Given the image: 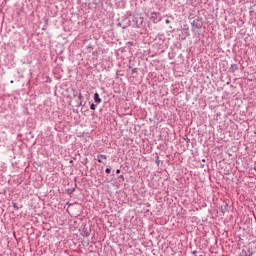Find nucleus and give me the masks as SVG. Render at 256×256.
Instances as JSON below:
<instances>
[{
	"mask_svg": "<svg viewBox=\"0 0 256 256\" xmlns=\"http://www.w3.org/2000/svg\"><path fill=\"white\" fill-rule=\"evenodd\" d=\"M98 163H105L107 161V155L100 154L97 156Z\"/></svg>",
	"mask_w": 256,
	"mask_h": 256,
	"instance_id": "f257e3e1",
	"label": "nucleus"
},
{
	"mask_svg": "<svg viewBox=\"0 0 256 256\" xmlns=\"http://www.w3.org/2000/svg\"><path fill=\"white\" fill-rule=\"evenodd\" d=\"M158 17H159V13L158 12H152L151 16H150V20L153 21V23H157Z\"/></svg>",
	"mask_w": 256,
	"mask_h": 256,
	"instance_id": "f03ea898",
	"label": "nucleus"
},
{
	"mask_svg": "<svg viewBox=\"0 0 256 256\" xmlns=\"http://www.w3.org/2000/svg\"><path fill=\"white\" fill-rule=\"evenodd\" d=\"M94 101L97 104L101 103V98L99 97V93L97 92L94 94Z\"/></svg>",
	"mask_w": 256,
	"mask_h": 256,
	"instance_id": "7ed1b4c3",
	"label": "nucleus"
},
{
	"mask_svg": "<svg viewBox=\"0 0 256 256\" xmlns=\"http://www.w3.org/2000/svg\"><path fill=\"white\" fill-rule=\"evenodd\" d=\"M231 68H232V71H237V64H233L232 66H231Z\"/></svg>",
	"mask_w": 256,
	"mask_h": 256,
	"instance_id": "20e7f679",
	"label": "nucleus"
},
{
	"mask_svg": "<svg viewBox=\"0 0 256 256\" xmlns=\"http://www.w3.org/2000/svg\"><path fill=\"white\" fill-rule=\"evenodd\" d=\"M96 107H97V106H96L95 104H91V105H90V109H92V111H95Z\"/></svg>",
	"mask_w": 256,
	"mask_h": 256,
	"instance_id": "39448f33",
	"label": "nucleus"
},
{
	"mask_svg": "<svg viewBox=\"0 0 256 256\" xmlns=\"http://www.w3.org/2000/svg\"><path fill=\"white\" fill-rule=\"evenodd\" d=\"M240 256H247V252L245 250H243L241 253H240Z\"/></svg>",
	"mask_w": 256,
	"mask_h": 256,
	"instance_id": "423d86ee",
	"label": "nucleus"
},
{
	"mask_svg": "<svg viewBox=\"0 0 256 256\" xmlns=\"http://www.w3.org/2000/svg\"><path fill=\"white\" fill-rule=\"evenodd\" d=\"M105 173H111V168H106Z\"/></svg>",
	"mask_w": 256,
	"mask_h": 256,
	"instance_id": "0eeeda50",
	"label": "nucleus"
},
{
	"mask_svg": "<svg viewBox=\"0 0 256 256\" xmlns=\"http://www.w3.org/2000/svg\"><path fill=\"white\" fill-rule=\"evenodd\" d=\"M165 23H166L167 25H169V23H171V21H169V19H166Z\"/></svg>",
	"mask_w": 256,
	"mask_h": 256,
	"instance_id": "6e6552de",
	"label": "nucleus"
},
{
	"mask_svg": "<svg viewBox=\"0 0 256 256\" xmlns=\"http://www.w3.org/2000/svg\"><path fill=\"white\" fill-rule=\"evenodd\" d=\"M116 173H117V175H119V173H121V170H120V169H117V170H116Z\"/></svg>",
	"mask_w": 256,
	"mask_h": 256,
	"instance_id": "1a4fd4ad",
	"label": "nucleus"
},
{
	"mask_svg": "<svg viewBox=\"0 0 256 256\" xmlns=\"http://www.w3.org/2000/svg\"><path fill=\"white\" fill-rule=\"evenodd\" d=\"M120 179H123V176H120Z\"/></svg>",
	"mask_w": 256,
	"mask_h": 256,
	"instance_id": "9d476101",
	"label": "nucleus"
}]
</instances>
